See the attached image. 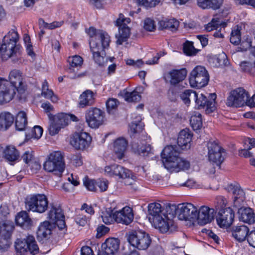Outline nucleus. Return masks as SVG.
I'll use <instances>...</instances> for the list:
<instances>
[{
	"label": "nucleus",
	"instance_id": "nucleus-1",
	"mask_svg": "<svg viewBox=\"0 0 255 255\" xmlns=\"http://www.w3.org/2000/svg\"><path fill=\"white\" fill-rule=\"evenodd\" d=\"M87 32L91 37L89 44L93 58L97 64L103 66L107 61L105 58V49L109 46L110 36L107 33L102 31L97 32L96 29L93 27H90Z\"/></svg>",
	"mask_w": 255,
	"mask_h": 255
},
{
	"label": "nucleus",
	"instance_id": "nucleus-2",
	"mask_svg": "<svg viewBox=\"0 0 255 255\" xmlns=\"http://www.w3.org/2000/svg\"><path fill=\"white\" fill-rule=\"evenodd\" d=\"M176 148V146L168 145L161 153L164 166L171 172L187 170L190 166L188 161L179 157V152Z\"/></svg>",
	"mask_w": 255,
	"mask_h": 255
},
{
	"label": "nucleus",
	"instance_id": "nucleus-3",
	"mask_svg": "<svg viewBox=\"0 0 255 255\" xmlns=\"http://www.w3.org/2000/svg\"><path fill=\"white\" fill-rule=\"evenodd\" d=\"M175 210L174 207L170 206V204H167L166 212L167 213L150 221L152 226L162 233L172 232L175 228L173 220L174 217L173 213Z\"/></svg>",
	"mask_w": 255,
	"mask_h": 255
},
{
	"label": "nucleus",
	"instance_id": "nucleus-4",
	"mask_svg": "<svg viewBox=\"0 0 255 255\" xmlns=\"http://www.w3.org/2000/svg\"><path fill=\"white\" fill-rule=\"evenodd\" d=\"M44 169L48 172H52L61 176L65 168L64 156L59 151H54L48 156L43 165Z\"/></svg>",
	"mask_w": 255,
	"mask_h": 255
},
{
	"label": "nucleus",
	"instance_id": "nucleus-5",
	"mask_svg": "<svg viewBox=\"0 0 255 255\" xmlns=\"http://www.w3.org/2000/svg\"><path fill=\"white\" fill-rule=\"evenodd\" d=\"M25 204L28 211L43 213L47 209L48 202L44 194H36L27 197Z\"/></svg>",
	"mask_w": 255,
	"mask_h": 255
},
{
	"label": "nucleus",
	"instance_id": "nucleus-6",
	"mask_svg": "<svg viewBox=\"0 0 255 255\" xmlns=\"http://www.w3.org/2000/svg\"><path fill=\"white\" fill-rule=\"evenodd\" d=\"M128 240L131 246L142 250L147 249L151 241L149 235L141 230H134L129 232Z\"/></svg>",
	"mask_w": 255,
	"mask_h": 255
},
{
	"label": "nucleus",
	"instance_id": "nucleus-7",
	"mask_svg": "<svg viewBox=\"0 0 255 255\" xmlns=\"http://www.w3.org/2000/svg\"><path fill=\"white\" fill-rule=\"evenodd\" d=\"M209 77V74L204 67L197 66L190 73V84L192 87H204L208 83Z\"/></svg>",
	"mask_w": 255,
	"mask_h": 255
},
{
	"label": "nucleus",
	"instance_id": "nucleus-8",
	"mask_svg": "<svg viewBox=\"0 0 255 255\" xmlns=\"http://www.w3.org/2000/svg\"><path fill=\"white\" fill-rule=\"evenodd\" d=\"M175 208L174 216L176 215L180 220L195 221L197 218V209L191 203H184L176 206L175 205H170Z\"/></svg>",
	"mask_w": 255,
	"mask_h": 255
},
{
	"label": "nucleus",
	"instance_id": "nucleus-9",
	"mask_svg": "<svg viewBox=\"0 0 255 255\" xmlns=\"http://www.w3.org/2000/svg\"><path fill=\"white\" fill-rule=\"evenodd\" d=\"M15 248L18 255L24 254L27 251L35 255L38 253L39 248L33 236L29 235L24 240L17 239L15 243Z\"/></svg>",
	"mask_w": 255,
	"mask_h": 255
},
{
	"label": "nucleus",
	"instance_id": "nucleus-10",
	"mask_svg": "<svg viewBox=\"0 0 255 255\" xmlns=\"http://www.w3.org/2000/svg\"><path fill=\"white\" fill-rule=\"evenodd\" d=\"M0 56L3 60L11 58L12 62H18L21 59L19 46L2 41L0 47Z\"/></svg>",
	"mask_w": 255,
	"mask_h": 255
},
{
	"label": "nucleus",
	"instance_id": "nucleus-11",
	"mask_svg": "<svg viewBox=\"0 0 255 255\" xmlns=\"http://www.w3.org/2000/svg\"><path fill=\"white\" fill-rule=\"evenodd\" d=\"M193 99L195 100L196 106L198 109H204L206 108L205 112L209 114L213 113L216 109L215 99L216 95L215 93L210 95V99H208L203 94L199 95L194 91L193 95Z\"/></svg>",
	"mask_w": 255,
	"mask_h": 255
},
{
	"label": "nucleus",
	"instance_id": "nucleus-12",
	"mask_svg": "<svg viewBox=\"0 0 255 255\" xmlns=\"http://www.w3.org/2000/svg\"><path fill=\"white\" fill-rule=\"evenodd\" d=\"M48 116L51 121L48 128L51 135L58 133L60 130L67 126L69 122V116L64 113H59L53 117L51 114H48Z\"/></svg>",
	"mask_w": 255,
	"mask_h": 255
},
{
	"label": "nucleus",
	"instance_id": "nucleus-13",
	"mask_svg": "<svg viewBox=\"0 0 255 255\" xmlns=\"http://www.w3.org/2000/svg\"><path fill=\"white\" fill-rule=\"evenodd\" d=\"M248 92L243 88L232 91L227 100V105L230 107H240L245 105L249 99Z\"/></svg>",
	"mask_w": 255,
	"mask_h": 255
},
{
	"label": "nucleus",
	"instance_id": "nucleus-14",
	"mask_svg": "<svg viewBox=\"0 0 255 255\" xmlns=\"http://www.w3.org/2000/svg\"><path fill=\"white\" fill-rule=\"evenodd\" d=\"M187 75V70L185 68L173 69L164 75V79L166 83L175 87L185 80Z\"/></svg>",
	"mask_w": 255,
	"mask_h": 255
},
{
	"label": "nucleus",
	"instance_id": "nucleus-15",
	"mask_svg": "<svg viewBox=\"0 0 255 255\" xmlns=\"http://www.w3.org/2000/svg\"><path fill=\"white\" fill-rule=\"evenodd\" d=\"M104 113L100 109L92 108L86 112V121L91 128H98L104 122Z\"/></svg>",
	"mask_w": 255,
	"mask_h": 255
},
{
	"label": "nucleus",
	"instance_id": "nucleus-16",
	"mask_svg": "<svg viewBox=\"0 0 255 255\" xmlns=\"http://www.w3.org/2000/svg\"><path fill=\"white\" fill-rule=\"evenodd\" d=\"M208 156L210 161L220 165L224 160V149L216 141H210L207 143Z\"/></svg>",
	"mask_w": 255,
	"mask_h": 255
},
{
	"label": "nucleus",
	"instance_id": "nucleus-17",
	"mask_svg": "<svg viewBox=\"0 0 255 255\" xmlns=\"http://www.w3.org/2000/svg\"><path fill=\"white\" fill-rule=\"evenodd\" d=\"M69 67L67 69L69 77L71 79H77L85 76V73H78V70L81 67L83 62V58L79 55L69 57L68 59Z\"/></svg>",
	"mask_w": 255,
	"mask_h": 255
},
{
	"label": "nucleus",
	"instance_id": "nucleus-18",
	"mask_svg": "<svg viewBox=\"0 0 255 255\" xmlns=\"http://www.w3.org/2000/svg\"><path fill=\"white\" fill-rule=\"evenodd\" d=\"M91 140V137L87 132H75L71 138L70 143L76 149L83 150L89 146Z\"/></svg>",
	"mask_w": 255,
	"mask_h": 255
},
{
	"label": "nucleus",
	"instance_id": "nucleus-19",
	"mask_svg": "<svg viewBox=\"0 0 255 255\" xmlns=\"http://www.w3.org/2000/svg\"><path fill=\"white\" fill-rule=\"evenodd\" d=\"M15 94L14 88L12 87L7 80L0 81V104L10 101Z\"/></svg>",
	"mask_w": 255,
	"mask_h": 255
},
{
	"label": "nucleus",
	"instance_id": "nucleus-20",
	"mask_svg": "<svg viewBox=\"0 0 255 255\" xmlns=\"http://www.w3.org/2000/svg\"><path fill=\"white\" fill-rule=\"evenodd\" d=\"M234 217L235 213L233 210L228 207L222 209L219 212L216 220L220 227L227 228L232 224Z\"/></svg>",
	"mask_w": 255,
	"mask_h": 255
},
{
	"label": "nucleus",
	"instance_id": "nucleus-21",
	"mask_svg": "<svg viewBox=\"0 0 255 255\" xmlns=\"http://www.w3.org/2000/svg\"><path fill=\"white\" fill-rule=\"evenodd\" d=\"M215 210L206 206H202L197 209V218L198 223L204 225L212 222L214 219Z\"/></svg>",
	"mask_w": 255,
	"mask_h": 255
},
{
	"label": "nucleus",
	"instance_id": "nucleus-22",
	"mask_svg": "<svg viewBox=\"0 0 255 255\" xmlns=\"http://www.w3.org/2000/svg\"><path fill=\"white\" fill-rule=\"evenodd\" d=\"M114 217L117 223L128 225L133 221L134 216L132 209L126 206L122 210L115 212Z\"/></svg>",
	"mask_w": 255,
	"mask_h": 255
},
{
	"label": "nucleus",
	"instance_id": "nucleus-23",
	"mask_svg": "<svg viewBox=\"0 0 255 255\" xmlns=\"http://www.w3.org/2000/svg\"><path fill=\"white\" fill-rule=\"evenodd\" d=\"M9 81L12 87L14 88V91L19 93H22L25 90V86L23 82L21 73L17 70L11 71L8 77Z\"/></svg>",
	"mask_w": 255,
	"mask_h": 255
},
{
	"label": "nucleus",
	"instance_id": "nucleus-24",
	"mask_svg": "<svg viewBox=\"0 0 255 255\" xmlns=\"http://www.w3.org/2000/svg\"><path fill=\"white\" fill-rule=\"evenodd\" d=\"M166 205H162L161 204L157 202L150 203L148 206V212L150 222L156 218L166 215L167 213L166 212Z\"/></svg>",
	"mask_w": 255,
	"mask_h": 255
},
{
	"label": "nucleus",
	"instance_id": "nucleus-25",
	"mask_svg": "<svg viewBox=\"0 0 255 255\" xmlns=\"http://www.w3.org/2000/svg\"><path fill=\"white\" fill-rule=\"evenodd\" d=\"M228 190L233 195L234 205L239 207L244 203L245 200V193L241 187L237 185H230Z\"/></svg>",
	"mask_w": 255,
	"mask_h": 255
},
{
	"label": "nucleus",
	"instance_id": "nucleus-26",
	"mask_svg": "<svg viewBox=\"0 0 255 255\" xmlns=\"http://www.w3.org/2000/svg\"><path fill=\"white\" fill-rule=\"evenodd\" d=\"M116 177L122 179L126 185H132L135 181L136 177L132 172L124 167L119 165Z\"/></svg>",
	"mask_w": 255,
	"mask_h": 255
},
{
	"label": "nucleus",
	"instance_id": "nucleus-27",
	"mask_svg": "<svg viewBox=\"0 0 255 255\" xmlns=\"http://www.w3.org/2000/svg\"><path fill=\"white\" fill-rule=\"evenodd\" d=\"M192 135L189 129L182 130L179 133L177 143L182 149H188L191 146Z\"/></svg>",
	"mask_w": 255,
	"mask_h": 255
},
{
	"label": "nucleus",
	"instance_id": "nucleus-28",
	"mask_svg": "<svg viewBox=\"0 0 255 255\" xmlns=\"http://www.w3.org/2000/svg\"><path fill=\"white\" fill-rule=\"evenodd\" d=\"M128 146L127 140L123 137L117 139L114 143V151L119 159H122L125 156Z\"/></svg>",
	"mask_w": 255,
	"mask_h": 255
},
{
	"label": "nucleus",
	"instance_id": "nucleus-29",
	"mask_svg": "<svg viewBox=\"0 0 255 255\" xmlns=\"http://www.w3.org/2000/svg\"><path fill=\"white\" fill-rule=\"evenodd\" d=\"M232 236L239 242L246 240L249 234V229L245 225L234 226L231 230Z\"/></svg>",
	"mask_w": 255,
	"mask_h": 255
},
{
	"label": "nucleus",
	"instance_id": "nucleus-30",
	"mask_svg": "<svg viewBox=\"0 0 255 255\" xmlns=\"http://www.w3.org/2000/svg\"><path fill=\"white\" fill-rule=\"evenodd\" d=\"M120 243V241L118 239L109 238L102 244V251L110 255H113L118 252Z\"/></svg>",
	"mask_w": 255,
	"mask_h": 255
},
{
	"label": "nucleus",
	"instance_id": "nucleus-31",
	"mask_svg": "<svg viewBox=\"0 0 255 255\" xmlns=\"http://www.w3.org/2000/svg\"><path fill=\"white\" fill-rule=\"evenodd\" d=\"M239 220L249 224L255 222V214L250 208L241 207L238 209Z\"/></svg>",
	"mask_w": 255,
	"mask_h": 255
},
{
	"label": "nucleus",
	"instance_id": "nucleus-32",
	"mask_svg": "<svg viewBox=\"0 0 255 255\" xmlns=\"http://www.w3.org/2000/svg\"><path fill=\"white\" fill-rule=\"evenodd\" d=\"M94 103V94L92 91L87 90L80 96L78 103L79 107L84 108L92 105Z\"/></svg>",
	"mask_w": 255,
	"mask_h": 255
},
{
	"label": "nucleus",
	"instance_id": "nucleus-33",
	"mask_svg": "<svg viewBox=\"0 0 255 255\" xmlns=\"http://www.w3.org/2000/svg\"><path fill=\"white\" fill-rule=\"evenodd\" d=\"M223 0H197V5L202 9L216 10L220 8Z\"/></svg>",
	"mask_w": 255,
	"mask_h": 255
},
{
	"label": "nucleus",
	"instance_id": "nucleus-34",
	"mask_svg": "<svg viewBox=\"0 0 255 255\" xmlns=\"http://www.w3.org/2000/svg\"><path fill=\"white\" fill-rule=\"evenodd\" d=\"M13 116L9 112H2L0 114V130H7L13 124Z\"/></svg>",
	"mask_w": 255,
	"mask_h": 255
},
{
	"label": "nucleus",
	"instance_id": "nucleus-35",
	"mask_svg": "<svg viewBox=\"0 0 255 255\" xmlns=\"http://www.w3.org/2000/svg\"><path fill=\"white\" fill-rule=\"evenodd\" d=\"M51 234V225L49 221H44L40 224L37 232L39 239H47L49 238Z\"/></svg>",
	"mask_w": 255,
	"mask_h": 255
},
{
	"label": "nucleus",
	"instance_id": "nucleus-36",
	"mask_svg": "<svg viewBox=\"0 0 255 255\" xmlns=\"http://www.w3.org/2000/svg\"><path fill=\"white\" fill-rule=\"evenodd\" d=\"M61 218H64L62 209L59 207L51 205L50 210L48 213V219L50 222L55 224L57 220H59Z\"/></svg>",
	"mask_w": 255,
	"mask_h": 255
},
{
	"label": "nucleus",
	"instance_id": "nucleus-37",
	"mask_svg": "<svg viewBox=\"0 0 255 255\" xmlns=\"http://www.w3.org/2000/svg\"><path fill=\"white\" fill-rule=\"evenodd\" d=\"M15 222L23 228H28L32 224V221L26 211L19 212L15 217Z\"/></svg>",
	"mask_w": 255,
	"mask_h": 255
},
{
	"label": "nucleus",
	"instance_id": "nucleus-38",
	"mask_svg": "<svg viewBox=\"0 0 255 255\" xmlns=\"http://www.w3.org/2000/svg\"><path fill=\"white\" fill-rule=\"evenodd\" d=\"M3 156L7 161L13 162L18 159L19 153L14 146L8 145L3 151Z\"/></svg>",
	"mask_w": 255,
	"mask_h": 255
},
{
	"label": "nucleus",
	"instance_id": "nucleus-39",
	"mask_svg": "<svg viewBox=\"0 0 255 255\" xmlns=\"http://www.w3.org/2000/svg\"><path fill=\"white\" fill-rule=\"evenodd\" d=\"M119 27V33L116 35L117 38L116 43L118 45H121L123 42L127 41L129 38L130 34V30L128 26Z\"/></svg>",
	"mask_w": 255,
	"mask_h": 255
},
{
	"label": "nucleus",
	"instance_id": "nucleus-40",
	"mask_svg": "<svg viewBox=\"0 0 255 255\" xmlns=\"http://www.w3.org/2000/svg\"><path fill=\"white\" fill-rule=\"evenodd\" d=\"M159 28L169 29L172 31L176 30L179 26V22L175 19H162L158 22Z\"/></svg>",
	"mask_w": 255,
	"mask_h": 255
},
{
	"label": "nucleus",
	"instance_id": "nucleus-41",
	"mask_svg": "<svg viewBox=\"0 0 255 255\" xmlns=\"http://www.w3.org/2000/svg\"><path fill=\"white\" fill-rule=\"evenodd\" d=\"M41 95L45 98L50 99L53 103H56L58 100L57 96L51 90L49 89L48 82L46 80L42 84Z\"/></svg>",
	"mask_w": 255,
	"mask_h": 255
},
{
	"label": "nucleus",
	"instance_id": "nucleus-42",
	"mask_svg": "<svg viewBox=\"0 0 255 255\" xmlns=\"http://www.w3.org/2000/svg\"><path fill=\"white\" fill-rule=\"evenodd\" d=\"M132 149L134 152L138 154L144 155L151 151V146L149 144H144L141 142H133L131 145Z\"/></svg>",
	"mask_w": 255,
	"mask_h": 255
},
{
	"label": "nucleus",
	"instance_id": "nucleus-43",
	"mask_svg": "<svg viewBox=\"0 0 255 255\" xmlns=\"http://www.w3.org/2000/svg\"><path fill=\"white\" fill-rule=\"evenodd\" d=\"M27 125L26 114L23 111L19 112L15 120V127L17 130L21 131L25 129Z\"/></svg>",
	"mask_w": 255,
	"mask_h": 255
},
{
	"label": "nucleus",
	"instance_id": "nucleus-44",
	"mask_svg": "<svg viewBox=\"0 0 255 255\" xmlns=\"http://www.w3.org/2000/svg\"><path fill=\"white\" fill-rule=\"evenodd\" d=\"M1 229V236L7 238H10L14 229L13 223L9 221H6Z\"/></svg>",
	"mask_w": 255,
	"mask_h": 255
},
{
	"label": "nucleus",
	"instance_id": "nucleus-45",
	"mask_svg": "<svg viewBox=\"0 0 255 255\" xmlns=\"http://www.w3.org/2000/svg\"><path fill=\"white\" fill-rule=\"evenodd\" d=\"M190 123L194 130L200 129L202 126L201 114L199 112H194L190 118Z\"/></svg>",
	"mask_w": 255,
	"mask_h": 255
},
{
	"label": "nucleus",
	"instance_id": "nucleus-46",
	"mask_svg": "<svg viewBox=\"0 0 255 255\" xmlns=\"http://www.w3.org/2000/svg\"><path fill=\"white\" fill-rule=\"evenodd\" d=\"M240 67L242 71L246 72L250 75L255 74V61H244L241 63Z\"/></svg>",
	"mask_w": 255,
	"mask_h": 255
},
{
	"label": "nucleus",
	"instance_id": "nucleus-47",
	"mask_svg": "<svg viewBox=\"0 0 255 255\" xmlns=\"http://www.w3.org/2000/svg\"><path fill=\"white\" fill-rule=\"evenodd\" d=\"M19 40V35L15 30L11 29L7 34L5 35L2 41L9 43H13V45H17V42Z\"/></svg>",
	"mask_w": 255,
	"mask_h": 255
},
{
	"label": "nucleus",
	"instance_id": "nucleus-48",
	"mask_svg": "<svg viewBox=\"0 0 255 255\" xmlns=\"http://www.w3.org/2000/svg\"><path fill=\"white\" fill-rule=\"evenodd\" d=\"M241 29L240 27L237 26L232 30L230 41L235 45H238L241 43Z\"/></svg>",
	"mask_w": 255,
	"mask_h": 255
},
{
	"label": "nucleus",
	"instance_id": "nucleus-49",
	"mask_svg": "<svg viewBox=\"0 0 255 255\" xmlns=\"http://www.w3.org/2000/svg\"><path fill=\"white\" fill-rule=\"evenodd\" d=\"M125 101L128 102H138L141 99V96L137 91L126 92L124 95Z\"/></svg>",
	"mask_w": 255,
	"mask_h": 255
},
{
	"label": "nucleus",
	"instance_id": "nucleus-50",
	"mask_svg": "<svg viewBox=\"0 0 255 255\" xmlns=\"http://www.w3.org/2000/svg\"><path fill=\"white\" fill-rule=\"evenodd\" d=\"M194 93V91L192 90H186L180 94V97L183 102L188 106L190 103L191 99H193Z\"/></svg>",
	"mask_w": 255,
	"mask_h": 255
},
{
	"label": "nucleus",
	"instance_id": "nucleus-51",
	"mask_svg": "<svg viewBox=\"0 0 255 255\" xmlns=\"http://www.w3.org/2000/svg\"><path fill=\"white\" fill-rule=\"evenodd\" d=\"M183 50L185 53L188 55H194L198 50L195 48L192 42L187 41L183 45Z\"/></svg>",
	"mask_w": 255,
	"mask_h": 255
},
{
	"label": "nucleus",
	"instance_id": "nucleus-52",
	"mask_svg": "<svg viewBox=\"0 0 255 255\" xmlns=\"http://www.w3.org/2000/svg\"><path fill=\"white\" fill-rule=\"evenodd\" d=\"M119 166V165L116 164L106 166L105 168V174L109 176L116 177Z\"/></svg>",
	"mask_w": 255,
	"mask_h": 255
},
{
	"label": "nucleus",
	"instance_id": "nucleus-53",
	"mask_svg": "<svg viewBox=\"0 0 255 255\" xmlns=\"http://www.w3.org/2000/svg\"><path fill=\"white\" fill-rule=\"evenodd\" d=\"M83 183L86 188L91 191H95L96 190V182L94 180L85 177L83 179Z\"/></svg>",
	"mask_w": 255,
	"mask_h": 255
},
{
	"label": "nucleus",
	"instance_id": "nucleus-54",
	"mask_svg": "<svg viewBox=\"0 0 255 255\" xmlns=\"http://www.w3.org/2000/svg\"><path fill=\"white\" fill-rule=\"evenodd\" d=\"M221 24L219 18H214L212 21L205 25V29L209 32L218 28Z\"/></svg>",
	"mask_w": 255,
	"mask_h": 255
},
{
	"label": "nucleus",
	"instance_id": "nucleus-55",
	"mask_svg": "<svg viewBox=\"0 0 255 255\" xmlns=\"http://www.w3.org/2000/svg\"><path fill=\"white\" fill-rule=\"evenodd\" d=\"M10 238H5L0 236V252H4L9 249L10 242Z\"/></svg>",
	"mask_w": 255,
	"mask_h": 255
},
{
	"label": "nucleus",
	"instance_id": "nucleus-56",
	"mask_svg": "<svg viewBox=\"0 0 255 255\" xmlns=\"http://www.w3.org/2000/svg\"><path fill=\"white\" fill-rule=\"evenodd\" d=\"M118 101L116 99H110L106 103L107 108L109 113L112 114L118 107Z\"/></svg>",
	"mask_w": 255,
	"mask_h": 255
},
{
	"label": "nucleus",
	"instance_id": "nucleus-57",
	"mask_svg": "<svg viewBox=\"0 0 255 255\" xmlns=\"http://www.w3.org/2000/svg\"><path fill=\"white\" fill-rule=\"evenodd\" d=\"M130 130L133 133L139 132L143 129V124L139 121L138 123L132 122L129 126Z\"/></svg>",
	"mask_w": 255,
	"mask_h": 255
},
{
	"label": "nucleus",
	"instance_id": "nucleus-58",
	"mask_svg": "<svg viewBox=\"0 0 255 255\" xmlns=\"http://www.w3.org/2000/svg\"><path fill=\"white\" fill-rule=\"evenodd\" d=\"M102 218L103 222L106 224H110L115 220L114 213L112 214L110 211H106L105 212L103 213Z\"/></svg>",
	"mask_w": 255,
	"mask_h": 255
},
{
	"label": "nucleus",
	"instance_id": "nucleus-59",
	"mask_svg": "<svg viewBox=\"0 0 255 255\" xmlns=\"http://www.w3.org/2000/svg\"><path fill=\"white\" fill-rule=\"evenodd\" d=\"M140 5H143L147 7L155 6L159 2V0H137Z\"/></svg>",
	"mask_w": 255,
	"mask_h": 255
},
{
	"label": "nucleus",
	"instance_id": "nucleus-60",
	"mask_svg": "<svg viewBox=\"0 0 255 255\" xmlns=\"http://www.w3.org/2000/svg\"><path fill=\"white\" fill-rule=\"evenodd\" d=\"M144 28L147 31H152L155 29V25L154 20L147 18L144 21Z\"/></svg>",
	"mask_w": 255,
	"mask_h": 255
},
{
	"label": "nucleus",
	"instance_id": "nucleus-61",
	"mask_svg": "<svg viewBox=\"0 0 255 255\" xmlns=\"http://www.w3.org/2000/svg\"><path fill=\"white\" fill-rule=\"evenodd\" d=\"M42 22L43 27L49 29H53L57 27H59L62 26L63 23V21H54L51 23H46L43 20H42Z\"/></svg>",
	"mask_w": 255,
	"mask_h": 255
},
{
	"label": "nucleus",
	"instance_id": "nucleus-62",
	"mask_svg": "<svg viewBox=\"0 0 255 255\" xmlns=\"http://www.w3.org/2000/svg\"><path fill=\"white\" fill-rule=\"evenodd\" d=\"M130 22V19L129 18L125 17L123 14L121 13L116 23L117 26H127V24L129 23Z\"/></svg>",
	"mask_w": 255,
	"mask_h": 255
},
{
	"label": "nucleus",
	"instance_id": "nucleus-63",
	"mask_svg": "<svg viewBox=\"0 0 255 255\" xmlns=\"http://www.w3.org/2000/svg\"><path fill=\"white\" fill-rule=\"evenodd\" d=\"M43 129L39 126H35L31 130V137L38 139L42 135Z\"/></svg>",
	"mask_w": 255,
	"mask_h": 255
},
{
	"label": "nucleus",
	"instance_id": "nucleus-64",
	"mask_svg": "<svg viewBox=\"0 0 255 255\" xmlns=\"http://www.w3.org/2000/svg\"><path fill=\"white\" fill-rule=\"evenodd\" d=\"M108 184V181L106 180H99L96 182V185L99 187L101 192H104L107 190Z\"/></svg>",
	"mask_w": 255,
	"mask_h": 255
}]
</instances>
